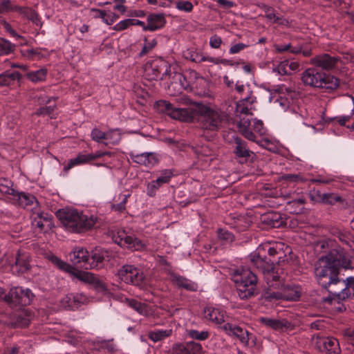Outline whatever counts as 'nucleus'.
<instances>
[{
	"mask_svg": "<svg viewBox=\"0 0 354 354\" xmlns=\"http://www.w3.org/2000/svg\"><path fill=\"white\" fill-rule=\"evenodd\" d=\"M281 92L279 93V97L277 98L274 102L279 104L281 109L286 111L290 109L291 105L294 103L297 93L291 88H285L286 93L283 92V87L281 88Z\"/></svg>",
	"mask_w": 354,
	"mask_h": 354,
	"instance_id": "nucleus-19",
	"label": "nucleus"
},
{
	"mask_svg": "<svg viewBox=\"0 0 354 354\" xmlns=\"http://www.w3.org/2000/svg\"><path fill=\"white\" fill-rule=\"evenodd\" d=\"M254 101V97L250 96L245 97L240 100L236 104V113H239L240 115L243 114L245 115V117L248 118L249 115H252L251 109Z\"/></svg>",
	"mask_w": 354,
	"mask_h": 354,
	"instance_id": "nucleus-34",
	"label": "nucleus"
},
{
	"mask_svg": "<svg viewBox=\"0 0 354 354\" xmlns=\"http://www.w3.org/2000/svg\"><path fill=\"white\" fill-rule=\"evenodd\" d=\"M86 296L83 294H68L61 301L62 306L70 309L78 308L86 301Z\"/></svg>",
	"mask_w": 354,
	"mask_h": 354,
	"instance_id": "nucleus-28",
	"label": "nucleus"
},
{
	"mask_svg": "<svg viewBox=\"0 0 354 354\" xmlns=\"http://www.w3.org/2000/svg\"><path fill=\"white\" fill-rule=\"evenodd\" d=\"M205 317L216 325H222L225 322V312L218 308L207 307L205 310Z\"/></svg>",
	"mask_w": 354,
	"mask_h": 354,
	"instance_id": "nucleus-25",
	"label": "nucleus"
},
{
	"mask_svg": "<svg viewBox=\"0 0 354 354\" xmlns=\"http://www.w3.org/2000/svg\"><path fill=\"white\" fill-rule=\"evenodd\" d=\"M233 152L237 158L243 159L245 161L253 154V152L249 149L247 143L239 137L234 138L232 145Z\"/></svg>",
	"mask_w": 354,
	"mask_h": 354,
	"instance_id": "nucleus-22",
	"label": "nucleus"
},
{
	"mask_svg": "<svg viewBox=\"0 0 354 354\" xmlns=\"http://www.w3.org/2000/svg\"><path fill=\"white\" fill-rule=\"evenodd\" d=\"M337 59L328 54H322L313 57L311 64L323 69L329 70L335 66Z\"/></svg>",
	"mask_w": 354,
	"mask_h": 354,
	"instance_id": "nucleus-24",
	"label": "nucleus"
},
{
	"mask_svg": "<svg viewBox=\"0 0 354 354\" xmlns=\"http://www.w3.org/2000/svg\"><path fill=\"white\" fill-rule=\"evenodd\" d=\"M221 327L227 335L237 337L245 345L248 344L249 333L248 330L230 323L224 324Z\"/></svg>",
	"mask_w": 354,
	"mask_h": 354,
	"instance_id": "nucleus-16",
	"label": "nucleus"
},
{
	"mask_svg": "<svg viewBox=\"0 0 354 354\" xmlns=\"http://www.w3.org/2000/svg\"><path fill=\"white\" fill-rule=\"evenodd\" d=\"M218 237L221 240H223L226 242H232L234 240L233 234L229 231L223 229H219L217 232Z\"/></svg>",
	"mask_w": 354,
	"mask_h": 354,
	"instance_id": "nucleus-57",
	"label": "nucleus"
},
{
	"mask_svg": "<svg viewBox=\"0 0 354 354\" xmlns=\"http://www.w3.org/2000/svg\"><path fill=\"white\" fill-rule=\"evenodd\" d=\"M21 8L18 6H12L10 0H2L0 2V13H5L10 11H19Z\"/></svg>",
	"mask_w": 354,
	"mask_h": 354,
	"instance_id": "nucleus-52",
	"label": "nucleus"
},
{
	"mask_svg": "<svg viewBox=\"0 0 354 354\" xmlns=\"http://www.w3.org/2000/svg\"><path fill=\"white\" fill-rule=\"evenodd\" d=\"M325 193H322L319 190H311L310 191L308 195L310 200L313 202L316 203H323L324 201V195Z\"/></svg>",
	"mask_w": 354,
	"mask_h": 354,
	"instance_id": "nucleus-59",
	"label": "nucleus"
},
{
	"mask_svg": "<svg viewBox=\"0 0 354 354\" xmlns=\"http://www.w3.org/2000/svg\"><path fill=\"white\" fill-rule=\"evenodd\" d=\"M304 201L303 199L295 200L288 202L286 209L293 214H299L304 208Z\"/></svg>",
	"mask_w": 354,
	"mask_h": 354,
	"instance_id": "nucleus-46",
	"label": "nucleus"
},
{
	"mask_svg": "<svg viewBox=\"0 0 354 354\" xmlns=\"http://www.w3.org/2000/svg\"><path fill=\"white\" fill-rule=\"evenodd\" d=\"M315 344L319 351L326 354H339L340 353L339 342L333 337L317 336Z\"/></svg>",
	"mask_w": 354,
	"mask_h": 354,
	"instance_id": "nucleus-12",
	"label": "nucleus"
},
{
	"mask_svg": "<svg viewBox=\"0 0 354 354\" xmlns=\"http://www.w3.org/2000/svg\"><path fill=\"white\" fill-rule=\"evenodd\" d=\"M71 261L75 264H80V266L85 269L86 263L89 261L88 252L82 247L75 248L71 253Z\"/></svg>",
	"mask_w": 354,
	"mask_h": 354,
	"instance_id": "nucleus-27",
	"label": "nucleus"
},
{
	"mask_svg": "<svg viewBox=\"0 0 354 354\" xmlns=\"http://www.w3.org/2000/svg\"><path fill=\"white\" fill-rule=\"evenodd\" d=\"M15 190L12 188V183L7 178H0V192L13 196Z\"/></svg>",
	"mask_w": 354,
	"mask_h": 354,
	"instance_id": "nucleus-45",
	"label": "nucleus"
},
{
	"mask_svg": "<svg viewBox=\"0 0 354 354\" xmlns=\"http://www.w3.org/2000/svg\"><path fill=\"white\" fill-rule=\"evenodd\" d=\"M333 285L339 286V291L330 287L328 291L331 295L336 296L339 299L344 300L350 298L354 295V287L353 284H350L348 281V277L346 280H337L335 283Z\"/></svg>",
	"mask_w": 354,
	"mask_h": 354,
	"instance_id": "nucleus-13",
	"label": "nucleus"
},
{
	"mask_svg": "<svg viewBox=\"0 0 354 354\" xmlns=\"http://www.w3.org/2000/svg\"><path fill=\"white\" fill-rule=\"evenodd\" d=\"M176 8L180 11L190 12L192 11L194 6L190 1H180L176 3Z\"/></svg>",
	"mask_w": 354,
	"mask_h": 354,
	"instance_id": "nucleus-56",
	"label": "nucleus"
},
{
	"mask_svg": "<svg viewBox=\"0 0 354 354\" xmlns=\"http://www.w3.org/2000/svg\"><path fill=\"white\" fill-rule=\"evenodd\" d=\"M48 260L57 268L70 273L75 279L84 283L93 285L97 290L102 292L106 290L105 283L97 278L93 274L76 270L55 255H50Z\"/></svg>",
	"mask_w": 354,
	"mask_h": 354,
	"instance_id": "nucleus-6",
	"label": "nucleus"
},
{
	"mask_svg": "<svg viewBox=\"0 0 354 354\" xmlns=\"http://www.w3.org/2000/svg\"><path fill=\"white\" fill-rule=\"evenodd\" d=\"M3 261L13 273H24L30 269L29 255L19 250L6 253Z\"/></svg>",
	"mask_w": 354,
	"mask_h": 354,
	"instance_id": "nucleus-8",
	"label": "nucleus"
},
{
	"mask_svg": "<svg viewBox=\"0 0 354 354\" xmlns=\"http://www.w3.org/2000/svg\"><path fill=\"white\" fill-rule=\"evenodd\" d=\"M263 222L272 227H279L281 223V216L278 213L268 212L263 216Z\"/></svg>",
	"mask_w": 354,
	"mask_h": 354,
	"instance_id": "nucleus-42",
	"label": "nucleus"
},
{
	"mask_svg": "<svg viewBox=\"0 0 354 354\" xmlns=\"http://www.w3.org/2000/svg\"><path fill=\"white\" fill-rule=\"evenodd\" d=\"M169 73V64L160 57L147 62L144 67V74L149 80H162Z\"/></svg>",
	"mask_w": 354,
	"mask_h": 354,
	"instance_id": "nucleus-7",
	"label": "nucleus"
},
{
	"mask_svg": "<svg viewBox=\"0 0 354 354\" xmlns=\"http://www.w3.org/2000/svg\"><path fill=\"white\" fill-rule=\"evenodd\" d=\"M32 225L37 227L41 231H46L51 229L53 225L52 216L43 212H33Z\"/></svg>",
	"mask_w": 354,
	"mask_h": 354,
	"instance_id": "nucleus-21",
	"label": "nucleus"
},
{
	"mask_svg": "<svg viewBox=\"0 0 354 354\" xmlns=\"http://www.w3.org/2000/svg\"><path fill=\"white\" fill-rule=\"evenodd\" d=\"M264 279L270 287L279 288L283 286L284 272L279 266H273L263 275Z\"/></svg>",
	"mask_w": 354,
	"mask_h": 354,
	"instance_id": "nucleus-14",
	"label": "nucleus"
},
{
	"mask_svg": "<svg viewBox=\"0 0 354 354\" xmlns=\"http://www.w3.org/2000/svg\"><path fill=\"white\" fill-rule=\"evenodd\" d=\"M91 136L93 140L97 142H104L103 140H105L106 138V132H103L101 130L95 128L92 130L91 133Z\"/></svg>",
	"mask_w": 354,
	"mask_h": 354,
	"instance_id": "nucleus-55",
	"label": "nucleus"
},
{
	"mask_svg": "<svg viewBox=\"0 0 354 354\" xmlns=\"http://www.w3.org/2000/svg\"><path fill=\"white\" fill-rule=\"evenodd\" d=\"M104 144L107 145L108 144L117 145L121 140V133L118 129H112L106 132V138Z\"/></svg>",
	"mask_w": 354,
	"mask_h": 354,
	"instance_id": "nucleus-44",
	"label": "nucleus"
},
{
	"mask_svg": "<svg viewBox=\"0 0 354 354\" xmlns=\"http://www.w3.org/2000/svg\"><path fill=\"white\" fill-rule=\"evenodd\" d=\"M171 281L178 288L185 289L189 291H196L198 290V284L190 279H188L179 274L171 273Z\"/></svg>",
	"mask_w": 354,
	"mask_h": 354,
	"instance_id": "nucleus-29",
	"label": "nucleus"
},
{
	"mask_svg": "<svg viewBox=\"0 0 354 354\" xmlns=\"http://www.w3.org/2000/svg\"><path fill=\"white\" fill-rule=\"evenodd\" d=\"M254 120L251 118L242 117L238 124L239 132L248 140L256 141V136L253 133V127L251 124Z\"/></svg>",
	"mask_w": 354,
	"mask_h": 354,
	"instance_id": "nucleus-23",
	"label": "nucleus"
},
{
	"mask_svg": "<svg viewBox=\"0 0 354 354\" xmlns=\"http://www.w3.org/2000/svg\"><path fill=\"white\" fill-rule=\"evenodd\" d=\"M333 254H327L317 261L315 274L318 283L325 289H328L331 285L339 279L337 265L338 261L335 260Z\"/></svg>",
	"mask_w": 354,
	"mask_h": 354,
	"instance_id": "nucleus-4",
	"label": "nucleus"
},
{
	"mask_svg": "<svg viewBox=\"0 0 354 354\" xmlns=\"http://www.w3.org/2000/svg\"><path fill=\"white\" fill-rule=\"evenodd\" d=\"M15 45L10 41L0 37V56L12 53L15 50Z\"/></svg>",
	"mask_w": 354,
	"mask_h": 354,
	"instance_id": "nucleus-43",
	"label": "nucleus"
},
{
	"mask_svg": "<svg viewBox=\"0 0 354 354\" xmlns=\"http://www.w3.org/2000/svg\"><path fill=\"white\" fill-rule=\"evenodd\" d=\"M48 69L46 68H40L35 71H30L27 73V78L34 83L44 82L46 79Z\"/></svg>",
	"mask_w": 354,
	"mask_h": 354,
	"instance_id": "nucleus-39",
	"label": "nucleus"
},
{
	"mask_svg": "<svg viewBox=\"0 0 354 354\" xmlns=\"http://www.w3.org/2000/svg\"><path fill=\"white\" fill-rule=\"evenodd\" d=\"M131 158L135 162L145 166L153 165L154 162V155L152 153L132 155Z\"/></svg>",
	"mask_w": 354,
	"mask_h": 354,
	"instance_id": "nucleus-38",
	"label": "nucleus"
},
{
	"mask_svg": "<svg viewBox=\"0 0 354 354\" xmlns=\"http://www.w3.org/2000/svg\"><path fill=\"white\" fill-rule=\"evenodd\" d=\"M265 249H267L270 256H274L280 253H283L284 244L279 242L274 243L272 245H265Z\"/></svg>",
	"mask_w": 354,
	"mask_h": 354,
	"instance_id": "nucleus-48",
	"label": "nucleus"
},
{
	"mask_svg": "<svg viewBox=\"0 0 354 354\" xmlns=\"http://www.w3.org/2000/svg\"><path fill=\"white\" fill-rule=\"evenodd\" d=\"M34 298V295L29 288L14 287L5 295V301L11 306L30 305Z\"/></svg>",
	"mask_w": 354,
	"mask_h": 354,
	"instance_id": "nucleus-9",
	"label": "nucleus"
},
{
	"mask_svg": "<svg viewBox=\"0 0 354 354\" xmlns=\"http://www.w3.org/2000/svg\"><path fill=\"white\" fill-rule=\"evenodd\" d=\"M109 257L108 252L101 248H95L92 252L91 256H89L88 262L86 263L85 269L100 268L102 266V263Z\"/></svg>",
	"mask_w": 354,
	"mask_h": 354,
	"instance_id": "nucleus-17",
	"label": "nucleus"
},
{
	"mask_svg": "<svg viewBox=\"0 0 354 354\" xmlns=\"http://www.w3.org/2000/svg\"><path fill=\"white\" fill-rule=\"evenodd\" d=\"M147 24L144 27L145 31H155L164 26L165 24V15L162 13L151 14L147 19Z\"/></svg>",
	"mask_w": 354,
	"mask_h": 354,
	"instance_id": "nucleus-26",
	"label": "nucleus"
},
{
	"mask_svg": "<svg viewBox=\"0 0 354 354\" xmlns=\"http://www.w3.org/2000/svg\"><path fill=\"white\" fill-rule=\"evenodd\" d=\"M157 45V41L155 39H144V44L141 51L139 53V57H143L149 53Z\"/></svg>",
	"mask_w": 354,
	"mask_h": 354,
	"instance_id": "nucleus-47",
	"label": "nucleus"
},
{
	"mask_svg": "<svg viewBox=\"0 0 354 354\" xmlns=\"http://www.w3.org/2000/svg\"><path fill=\"white\" fill-rule=\"evenodd\" d=\"M263 297L266 300L270 301L283 300L281 290L280 291L275 292L272 291L271 289H268L264 291Z\"/></svg>",
	"mask_w": 354,
	"mask_h": 354,
	"instance_id": "nucleus-49",
	"label": "nucleus"
},
{
	"mask_svg": "<svg viewBox=\"0 0 354 354\" xmlns=\"http://www.w3.org/2000/svg\"><path fill=\"white\" fill-rule=\"evenodd\" d=\"M21 77V74L17 72L6 71L0 74V86H9L16 80H19Z\"/></svg>",
	"mask_w": 354,
	"mask_h": 354,
	"instance_id": "nucleus-37",
	"label": "nucleus"
},
{
	"mask_svg": "<svg viewBox=\"0 0 354 354\" xmlns=\"http://www.w3.org/2000/svg\"><path fill=\"white\" fill-rule=\"evenodd\" d=\"M277 71L281 75H290V71L288 69V60L281 62L277 67Z\"/></svg>",
	"mask_w": 354,
	"mask_h": 354,
	"instance_id": "nucleus-63",
	"label": "nucleus"
},
{
	"mask_svg": "<svg viewBox=\"0 0 354 354\" xmlns=\"http://www.w3.org/2000/svg\"><path fill=\"white\" fill-rule=\"evenodd\" d=\"M249 259L250 261L249 269L240 267L230 271L231 279L236 283L239 296L242 299L250 298L257 294L258 279L250 269L257 268L264 275L265 272L274 266L272 263L261 258L257 253L251 254Z\"/></svg>",
	"mask_w": 354,
	"mask_h": 354,
	"instance_id": "nucleus-2",
	"label": "nucleus"
},
{
	"mask_svg": "<svg viewBox=\"0 0 354 354\" xmlns=\"http://www.w3.org/2000/svg\"><path fill=\"white\" fill-rule=\"evenodd\" d=\"M174 354H202L203 346L194 341L176 344L174 347Z\"/></svg>",
	"mask_w": 354,
	"mask_h": 354,
	"instance_id": "nucleus-20",
	"label": "nucleus"
},
{
	"mask_svg": "<svg viewBox=\"0 0 354 354\" xmlns=\"http://www.w3.org/2000/svg\"><path fill=\"white\" fill-rule=\"evenodd\" d=\"M172 329H156L148 333V337L154 343L162 341L172 334Z\"/></svg>",
	"mask_w": 354,
	"mask_h": 354,
	"instance_id": "nucleus-35",
	"label": "nucleus"
},
{
	"mask_svg": "<svg viewBox=\"0 0 354 354\" xmlns=\"http://www.w3.org/2000/svg\"><path fill=\"white\" fill-rule=\"evenodd\" d=\"M173 171L171 169H164L156 180L147 184V192L149 196H154L156 191L164 184L169 183L173 177Z\"/></svg>",
	"mask_w": 354,
	"mask_h": 354,
	"instance_id": "nucleus-15",
	"label": "nucleus"
},
{
	"mask_svg": "<svg viewBox=\"0 0 354 354\" xmlns=\"http://www.w3.org/2000/svg\"><path fill=\"white\" fill-rule=\"evenodd\" d=\"M55 105L46 106V107H41L37 110L35 113L37 115H48L52 118H54L55 115Z\"/></svg>",
	"mask_w": 354,
	"mask_h": 354,
	"instance_id": "nucleus-53",
	"label": "nucleus"
},
{
	"mask_svg": "<svg viewBox=\"0 0 354 354\" xmlns=\"http://www.w3.org/2000/svg\"><path fill=\"white\" fill-rule=\"evenodd\" d=\"M351 118H352V114L346 115H338V116L333 118L331 119V121H333V122L339 124L341 126H345L347 128L351 129V125L347 124V123L351 120Z\"/></svg>",
	"mask_w": 354,
	"mask_h": 354,
	"instance_id": "nucleus-54",
	"label": "nucleus"
},
{
	"mask_svg": "<svg viewBox=\"0 0 354 354\" xmlns=\"http://www.w3.org/2000/svg\"><path fill=\"white\" fill-rule=\"evenodd\" d=\"M112 239L118 245L133 251H141L147 248L145 242L134 236L128 235L123 230L114 232Z\"/></svg>",
	"mask_w": 354,
	"mask_h": 354,
	"instance_id": "nucleus-10",
	"label": "nucleus"
},
{
	"mask_svg": "<svg viewBox=\"0 0 354 354\" xmlns=\"http://www.w3.org/2000/svg\"><path fill=\"white\" fill-rule=\"evenodd\" d=\"M186 108H177L167 100L156 102L157 109L167 114L170 118L182 122H192L197 120L201 127L206 130L217 131L227 120V115L219 108L209 104L192 102L183 96L180 99Z\"/></svg>",
	"mask_w": 354,
	"mask_h": 354,
	"instance_id": "nucleus-1",
	"label": "nucleus"
},
{
	"mask_svg": "<svg viewBox=\"0 0 354 354\" xmlns=\"http://www.w3.org/2000/svg\"><path fill=\"white\" fill-rule=\"evenodd\" d=\"M222 44L221 37L217 35H214L209 38V46L212 48H219Z\"/></svg>",
	"mask_w": 354,
	"mask_h": 354,
	"instance_id": "nucleus-64",
	"label": "nucleus"
},
{
	"mask_svg": "<svg viewBox=\"0 0 354 354\" xmlns=\"http://www.w3.org/2000/svg\"><path fill=\"white\" fill-rule=\"evenodd\" d=\"M12 197L13 200L16 201L19 206L23 207H26L34 204L37 206L38 204L35 196L30 194L15 192Z\"/></svg>",
	"mask_w": 354,
	"mask_h": 354,
	"instance_id": "nucleus-32",
	"label": "nucleus"
},
{
	"mask_svg": "<svg viewBox=\"0 0 354 354\" xmlns=\"http://www.w3.org/2000/svg\"><path fill=\"white\" fill-rule=\"evenodd\" d=\"M330 254H333L334 256L333 259L338 261L339 263L337 265V270L338 272L340 267L345 269H350L353 268V263L351 260L344 252L333 250L330 251Z\"/></svg>",
	"mask_w": 354,
	"mask_h": 354,
	"instance_id": "nucleus-33",
	"label": "nucleus"
},
{
	"mask_svg": "<svg viewBox=\"0 0 354 354\" xmlns=\"http://www.w3.org/2000/svg\"><path fill=\"white\" fill-rule=\"evenodd\" d=\"M122 301L140 315L148 316L150 313L148 306L136 299L124 297Z\"/></svg>",
	"mask_w": 354,
	"mask_h": 354,
	"instance_id": "nucleus-30",
	"label": "nucleus"
},
{
	"mask_svg": "<svg viewBox=\"0 0 354 354\" xmlns=\"http://www.w3.org/2000/svg\"><path fill=\"white\" fill-rule=\"evenodd\" d=\"M200 50L194 49H187L184 52V56L186 59L196 63L198 59Z\"/></svg>",
	"mask_w": 354,
	"mask_h": 354,
	"instance_id": "nucleus-58",
	"label": "nucleus"
},
{
	"mask_svg": "<svg viewBox=\"0 0 354 354\" xmlns=\"http://www.w3.org/2000/svg\"><path fill=\"white\" fill-rule=\"evenodd\" d=\"M57 216L65 227L72 232H84L92 229L97 223V216L86 214L74 209H59Z\"/></svg>",
	"mask_w": 354,
	"mask_h": 354,
	"instance_id": "nucleus-3",
	"label": "nucleus"
},
{
	"mask_svg": "<svg viewBox=\"0 0 354 354\" xmlns=\"http://www.w3.org/2000/svg\"><path fill=\"white\" fill-rule=\"evenodd\" d=\"M281 287L283 300L296 301L301 296V288L297 286L283 283Z\"/></svg>",
	"mask_w": 354,
	"mask_h": 354,
	"instance_id": "nucleus-31",
	"label": "nucleus"
},
{
	"mask_svg": "<svg viewBox=\"0 0 354 354\" xmlns=\"http://www.w3.org/2000/svg\"><path fill=\"white\" fill-rule=\"evenodd\" d=\"M90 156L87 153H79L75 158L70 159L64 166V171L68 172L73 167L89 162Z\"/></svg>",
	"mask_w": 354,
	"mask_h": 354,
	"instance_id": "nucleus-36",
	"label": "nucleus"
},
{
	"mask_svg": "<svg viewBox=\"0 0 354 354\" xmlns=\"http://www.w3.org/2000/svg\"><path fill=\"white\" fill-rule=\"evenodd\" d=\"M131 26V19H127L120 21V22L116 24L113 26V30H116V31H122V30L127 29Z\"/></svg>",
	"mask_w": 354,
	"mask_h": 354,
	"instance_id": "nucleus-62",
	"label": "nucleus"
},
{
	"mask_svg": "<svg viewBox=\"0 0 354 354\" xmlns=\"http://www.w3.org/2000/svg\"><path fill=\"white\" fill-rule=\"evenodd\" d=\"M253 131L259 135L262 136L266 133V129L263 127V123L260 120L254 119L253 120Z\"/></svg>",
	"mask_w": 354,
	"mask_h": 354,
	"instance_id": "nucleus-60",
	"label": "nucleus"
},
{
	"mask_svg": "<svg viewBox=\"0 0 354 354\" xmlns=\"http://www.w3.org/2000/svg\"><path fill=\"white\" fill-rule=\"evenodd\" d=\"M275 48L276 50L279 53L289 51L291 53L297 54L301 52V46H292L290 44L277 45Z\"/></svg>",
	"mask_w": 354,
	"mask_h": 354,
	"instance_id": "nucleus-50",
	"label": "nucleus"
},
{
	"mask_svg": "<svg viewBox=\"0 0 354 354\" xmlns=\"http://www.w3.org/2000/svg\"><path fill=\"white\" fill-rule=\"evenodd\" d=\"M186 334L187 337L198 341H205L210 335L209 332L207 330L199 331L195 329H187Z\"/></svg>",
	"mask_w": 354,
	"mask_h": 354,
	"instance_id": "nucleus-41",
	"label": "nucleus"
},
{
	"mask_svg": "<svg viewBox=\"0 0 354 354\" xmlns=\"http://www.w3.org/2000/svg\"><path fill=\"white\" fill-rule=\"evenodd\" d=\"M324 203H328V204H334L335 203L341 200L340 197L335 194L329 193V194H324Z\"/></svg>",
	"mask_w": 354,
	"mask_h": 354,
	"instance_id": "nucleus-61",
	"label": "nucleus"
},
{
	"mask_svg": "<svg viewBox=\"0 0 354 354\" xmlns=\"http://www.w3.org/2000/svg\"><path fill=\"white\" fill-rule=\"evenodd\" d=\"M91 12L93 13V16L95 18H101L105 24L108 25H111L112 24H113V19H109L106 17V12L105 10L96 8H91Z\"/></svg>",
	"mask_w": 354,
	"mask_h": 354,
	"instance_id": "nucleus-51",
	"label": "nucleus"
},
{
	"mask_svg": "<svg viewBox=\"0 0 354 354\" xmlns=\"http://www.w3.org/2000/svg\"><path fill=\"white\" fill-rule=\"evenodd\" d=\"M260 322L267 327L277 331H288L293 328L292 324L286 319H276L269 317L260 318Z\"/></svg>",
	"mask_w": 354,
	"mask_h": 354,
	"instance_id": "nucleus-18",
	"label": "nucleus"
},
{
	"mask_svg": "<svg viewBox=\"0 0 354 354\" xmlns=\"http://www.w3.org/2000/svg\"><path fill=\"white\" fill-rule=\"evenodd\" d=\"M207 62L209 63H211L212 64H223L226 65L229 63V60L225 59H221L219 57H214L208 55L206 53H203L202 51L200 52L198 55V59L197 61V64Z\"/></svg>",
	"mask_w": 354,
	"mask_h": 354,
	"instance_id": "nucleus-40",
	"label": "nucleus"
},
{
	"mask_svg": "<svg viewBox=\"0 0 354 354\" xmlns=\"http://www.w3.org/2000/svg\"><path fill=\"white\" fill-rule=\"evenodd\" d=\"M301 81L306 86L322 88L328 91L335 90L339 86V80L327 75L317 68H309L302 73Z\"/></svg>",
	"mask_w": 354,
	"mask_h": 354,
	"instance_id": "nucleus-5",
	"label": "nucleus"
},
{
	"mask_svg": "<svg viewBox=\"0 0 354 354\" xmlns=\"http://www.w3.org/2000/svg\"><path fill=\"white\" fill-rule=\"evenodd\" d=\"M120 279L127 284H131L140 288L144 285L145 276L142 271L133 265H124L118 271Z\"/></svg>",
	"mask_w": 354,
	"mask_h": 354,
	"instance_id": "nucleus-11",
	"label": "nucleus"
}]
</instances>
